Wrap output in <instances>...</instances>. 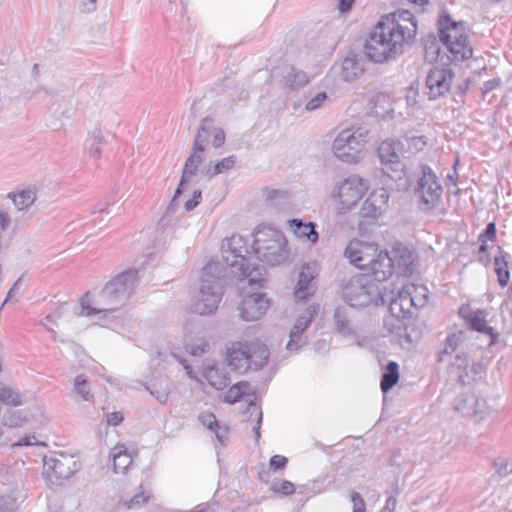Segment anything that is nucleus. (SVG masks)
<instances>
[{"instance_id":"nucleus-53","label":"nucleus","mask_w":512,"mask_h":512,"mask_svg":"<svg viewBox=\"0 0 512 512\" xmlns=\"http://www.w3.org/2000/svg\"><path fill=\"white\" fill-rule=\"evenodd\" d=\"M0 512H17L16 500L10 496L2 497L0 500Z\"/></svg>"},{"instance_id":"nucleus-18","label":"nucleus","mask_w":512,"mask_h":512,"mask_svg":"<svg viewBox=\"0 0 512 512\" xmlns=\"http://www.w3.org/2000/svg\"><path fill=\"white\" fill-rule=\"evenodd\" d=\"M269 300L265 294L252 293L243 298L238 306L239 316L244 321L259 320L268 310Z\"/></svg>"},{"instance_id":"nucleus-64","label":"nucleus","mask_w":512,"mask_h":512,"mask_svg":"<svg viewBox=\"0 0 512 512\" xmlns=\"http://www.w3.org/2000/svg\"><path fill=\"white\" fill-rule=\"evenodd\" d=\"M5 425H9L11 427L19 426L22 423V419L19 416L11 415L10 417L4 416Z\"/></svg>"},{"instance_id":"nucleus-25","label":"nucleus","mask_w":512,"mask_h":512,"mask_svg":"<svg viewBox=\"0 0 512 512\" xmlns=\"http://www.w3.org/2000/svg\"><path fill=\"white\" fill-rule=\"evenodd\" d=\"M269 350L265 344L259 340H252L250 346V353L248 356V370H260L268 361Z\"/></svg>"},{"instance_id":"nucleus-30","label":"nucleus","mask_w":512,"mask_h":512,"mask_svg":"<svg viewBox=\"0 0 512 512\" xmlns=\"http://www.w3.org/2000/svg\"><path fill=\"white\" fill-rule=\"evenodd\" d=\"M172 383L169 379L163 378L153 382L151 385H145V389L160 403L165 404L168 401L171 392Z\"/></svg>"},{"instance_id":"nucleus-16","label":"nucleus","mask_w":512,"mask_h":512,"mask_svg":"<svg viewBox=\"0 0 512 512\" xmlns=\"http://www.w3.org/2000/svg\"><path fill=\"white\" fill-rule=\"evenodd\" d=\"M378 249L379 245L375 242L353 239L348 243L344 256L356 267L366 269L373 261Z\"/></svg>"},{"instance_id":"nucleus-4","label":"nucleus","mask_w":512,"mask_h":512,"mask_svg":"<svg viewBox=\"0 0 512 512\" xmlns=\"http://www.w3.org/2000/svg\"><path fill=\"white\" fill-rule=\"evenodd\" d=\"M223 260L231 268L232 272L239 277L240 282L247 280L248 286L252 289L260 287L264 281V268L251 266L245 257L248 253L245 239L241 235L234 234L221 243Z\"/></svg>"},{"instance_id":"nucleus-43","label":"nucleus","mask_w":512,"mask_h":512,"mask_svg":"<svg viewBox=\"0 0 512 512\" xmlns=\"http://www.w3.org/2000/svg\"><path fill=\"white\" fill-rule=\"evenodd\" d=\"M468 325L472 330H476L478 332H490L492 330V328L487 325L483 312L481 311H477L470 317Z\"/></svg>"},{"instance_id":"nucleus-61","label":"nucleus","mask_w":512,"mask_h":512,"mask_svg":"<svg viewBox=\"0 0 512 512\" xmlns=\"http://www.w3.org/2000/svg\"><path fill=\"white\" fill-rule=\"evenodd\" d=\"M397 499L394 496H390L386 500L385 506L382 508L381 512H394L396 508Z\"/></svg>"},{"instance_id":"nucleus-55","label":"nucleus","mask_w":512,"mask_h":512,"mask_svg":"<svg viewBox=\"0 0 512 512\" xmlns=\"http://www.w3.org/2000/svg\"><path fill=\"white\" fill-rule=\"evenodd\" d=\"M201 198L202 192L200 190H194L192 198L187 200L184 204L185 210H193L200 203Z\"/></svg>"},{"instance_id":"nucleus-8","label":"nucleus","mask_w":512,"mask_h":512,"mask_svg":"<svg viewBox=\"0 0 512 512\" xmlns=\"http://www.w3.org/2000/svg\"><path fill=\"white\" fill-rule=\"evenodd\" d=\"M253 249L258 258L270 265L284 262L288 257L283 233L269 226H259L254 233Z\"/></svg>"},{"instance_id":"nucleus-14","label":"nucleus","mask_w":512,"mask_h":512,"mask_svg":"<svg viewBox=\"0 0 512 512\" xmlns=\"http://www.w3.org/2000/svg\"><path fill=\"white\" fill-rule=\"evenodd\" d=\"M420 169L421 176L415 191L427 208H433L441 199L442 186L429 166L421 165Z\"/></svg>"},{"instance_id":"nucleus-23","label":"nucleus","mask_w":512,"mask_h":512,"mask_svg":"<svg viewBox=\"0 0 512 512\" xmlns=\"http://www.w3.org/2000/svg\"><path fill=\"white\" fill-rule=\"evenodd\" d=\"M364 70L362 57L349 53L340 64L338 75L343 81L352 82L359 78Z\"/></svg>"},{"instance_id":"nucleus-48","label":"nucleus","mask_w":512,"mask_h":512,"mask_svg":"<svg viewBox=\"0 0 512 512\" xmlns=\"http://www.w3.org/2000/svg\"><path fill=\"white\" fill-rule=\"evenodd\" d=\"M473 410L470 416H480L482 419L486 414H489L491 407L488 405L486 399L478 398L476 396V402L473 405Z\"/></svg>"},{"instance_id":"nucleus-52","label":"nucleus","mask_w":512,"mask_h":512,"mask_svg":"<svg viewBox=\"0 0 512 512\" xmlns=\"http://www.w3.org/2000/svg\"><path fill=\"white\" fill-rule=\"evenodd\" d=\"M350 500L352 502V512H365L366 511V503L363 497L356 491H351L349 494Z\"/></svg>"},{"instance_id":"nucleus-28","label":"nucleus","mask_w":512,"mask_h":512,"mask_svg":"<svg viewBox=\"0 0 512 512\" xmlns=\"http://www.w3.org/2000/svg\"><path fill=\"white\" fill-rule=\"evenodd\" d=\"M309 77L301 70L293 66H287L283 71V82L291 90L299 89L309 83Z\"/></svg>"},{"instance_id":"nucleus-32","label":"nucleus","mask_w":512,"mask_h":512,"mask_svg":"<svg viewBox=\"0 0 512 512\" xmlns=\"http://www.w3.org/2000/svg\"><path fill=\"white\" fill-rule=\"evenodd\" d=\"M500 255H496L494 258L495 271L497 273V280L501 286H506L510 273L508 270V258L509 255L502 251L501 247H498Z\"/></svg>"},{"instance_id":"nucleus-10","label":"nucleus","mask_w":512,"mask_h":512,"mask_svg":"<svg viewBox=\"0 0 512 512\" xmlns=\"http://www.w3.org/2000/svg\"><path fill=\"white\" fill-rule=\"evenodd\" d=\"M369 131L364 127L342 130L334 139L332 151L343 162L354 164L361 158V152L368 141Z\"/></svg>"},{"instance_id":"nucleus-12","label":"nucleus","mask_w":512,"mask_h":512,"mask_svg":"<svg viewBox=\"0 0 512 512\" xmlns=\"http://www.w3.org/2000/svg\"><path fill=\"white\" fill-rule=\"evenodd\" d=\"M80 468L73 455L54 452L43 459V475L49 485L61 486Z\"/></svg>"},{"instance_id":"nucleus-42","label":"nucleus","mask_w":512,"mask_h":512,"mask_svg":"<svg viewBox=\"0 0 512 512\" xmlns=\"http://www.w3.org/2000/svg\"><path fill=\"white\" fill-rule=\"evenodd\" d=\"M150 496V492L141 489L131 499L124 501L123 505L128 509H139L150 499Z\"/></svg>"},{"instance_id":"nucleus-6","label":"nucleus","mask_w":512,"mask_h":512,"mask_svg":"<svg viewBox=\"0 0 512 512\" xmlns=\"http://www.w3.org/2000/svg\"><path fill=\"white\" fill-rule=\"evenodd\" d=\"M439 38L445 44L456 61L472 57L473 49L469 42V34L464 21H456L445 13L438 19Z\"/></svg>"},{"instance_id":"nucleus-41","label":"nucleus","mask_w":512,"mask_h":512,"mask_svg":"<svg viewBox=\"0 0 512 512\" xmlns=\"http://www.w3.org/2000/svg\"><path fill=\"white\" fill-rule=\"evenodd\" d=\"M199 421L201 424L205 427H207L210 430L215 431L217 439L223 443L224 441V435L222 432L219 431V425L216 420V417L211 412H203L199 415Z\"/></svg>"},{"instance_id":"nucleus-35","label":"nucleus","mask_w":512,"mask_h":512,"mask_svg":"<svg viewBox=\"0 0 512 512\" xmlns=\"http://www.w3.org/2000/svg\"><path fill=\"white\" fill-rule=\"evenodd\" d=\"M476 402V396L470 393L460 394L454 399L453 407L456 411L464 416H470L473 410V405Z\"/></svg>"},{"instance_id":"nucleus-33","label":"nucleus","mask_w":512,"mask_h":512,"mask_svg":"<svg viewBox=\"0 0 512 512\" xmlns=\"http://www.w3.org/2000/svg\"><path fill=\"white\" fill-rule=\"evenodd\" d=\"M236 160H237L236 156L231 155V156L221 159L220 161H218L216 163H210L206 167L204 174L207 177L212 178L218 174L226 173V172L230 171L235 166Z\"/></svg>"},{"instance_id":"nucleus-31","label":"nucleus","mask_w":512,"mask_h":512,"mask_svg":"<svg viewBox=\"0 0 512 512\" xmlns=\"http://www.w3.org/2000/svg\"><path fill=\"white\" fill-rule=\"evenodd\" d=\"M9 197L13 200V203L18 211H26L35 202L36 189L28 188L22 190L16 194H9Z\"/></svg>"},{"instance_id":"nucleus-7","label":"nucleus","mask_w":512,"mask_h":512,"mask_svg":"<svg viewBox=\"0 0 512 512\" xmlns=\"http://www.w3.org/2000/svg\"><path fill=\"white\" fill-rule=\"evenodd\" d=\"M383 287L369 274H357L351 277L342 287L341 295L352 307H365L370 304L379 305Z\"/></svg>"},{"instance_id":"nucleus-47","label":"nucleus","mask_w":512,"mask_h":512,"mask_svg":"<svg viewBox=\"0 0 512 512\" xmlns=\"http://www.w3.org/2000/svg\"><path fill=\"white\" fill-rule=\"evenodd\" d=\"M314 292V285L312 282L303 283L300 285V278L298 279L295 287L294 296L297 300H305Z\"/></svg>"},{"instance_id":"nucleus-11","label":"nucleus","mask_w":512,"mask_h":512,"mask_svg":"<svg viewBox=\"0 0 512 512\" xmlns=\"http://www.w3.org/2000/svg\"><path fill=\"white\" fill-rule=\"evenodd\" d=\"M368 188V180L354 174L335 184L331 197L336 202L338 211L346 213L358 204Z\"/></svg>"},{"instance_id":"nucleus-44","label":"nucleus","mask_w":512,"mask_h":512,"mask_svg":"<svg viewBox=\"0 0 512 512\" xmlns=\"http://www.w3.org/2000/svg\"><path fill=\"white\" fill-rule=\"evenodd\" d=\"M74 390L85 401H90L93 398L92 394L90 393L87 380L84 378L83 375H78L75 378Z\"/></svg>"},{"instance_id":"nucleus-58","label":"nucleus","mask_w":512,"mask_h":512,"mask_svg":"<svg viewBox=\"0 0 512 512\" xmlns=\"http://www.w3.org/2000/svg\"><path fill=\"white\" fill-rule=\"evenodd\" d=\"M124 417L121 412H111L107 415V423L116 426L123 421Z\"/></svg>"},{"instance_id":"nucleus-3","label":"nucleus","mask_w":512,"mask_h":512,"mask_svg":"<svg viewBox=\"0 0 512 512\" xmlns=\"http://www.w3.org/2000/svg\"><path fill=\"white\" fill-rule=\"evenodd\" d=\"M424 144L421 138L412 137L403 140L387 139L379 145L377 152L384 166L383 173L388 178L384 181L387 186L396 190H405L410 186L411 181L402 158L406 157V153L412 148L416 151L421 150Z\"/></svg>"},{"instance_id":"nucleus-59","label":"nucleus","mask_w":512,"mask_h":512,"mask_svg":"<svg viewBox=\"0 0 512 512\" xmlns=\"http://www.w3.org/2000/svg\"><path fill=\"white\" fill-rule=\"evenodd\" d=\"M501 85V80L499 78H495L489 81H486L483 85V93L491 92Z\"/></svg>"},{"instance_id":"nucleus-63","label":"nucleus","mask_w":512,"mask_h":512,"mask_svg":"<svg viewBox=\"0 0 512 512\" xmlns=\"http://www.w3.org/2000/svg\"><path fill=\"white\" fill-rule=\"evenodd\" d=\"M484 235V238H489L493 240L496 235V226L494 222H491L487 225L485 231L482 233Z\"/></svg>"},{"instance_id":"nucleus-29","label":"nucleus","mask_w":512,"mask_h":512,"mask_svg":"<svg viewBox=\"0 0 512 512\" xmlns=\"http://www.w3.org/2000/svg\"><path fill=\"white\" fill-rule=\"evenodd\" d=\"M466 333L467 332L464 330H459L449 334L446 339L445 347L438 353V360L441 362L446 361L447 356L451 355L452 352L457 351L466 340Z\"/></svg>"},{"instance_id":"nucleus-22","label":"nucleus","mask_w":512,"mask_h":512,"mask_svg":"<svg viewBox=\"0 0 512 512\" xmlns=\"http://www.w3.org/2000/svg\"><path fill=\"white\" fill-rule=\"evenodd\" d=\"M200 134L203 139L201 147L204 149L207 148L209 143H211L214 148H219L224 144L226 139L224 130L217 126L214 119L209 116L201 120L195 136Z\"/></svg>"},{"instance_id":"nucleus-24","label":"nucleus","mask_w":512,"mask_h":512,"mask_svg":"<svg viewBox=\"0 0 512 512\" xmlns=\"http://www.w3.org/2000/svg\"><path fill=\"white\" fill-rule=\"evenodd\" d=\"M203 376L217 390H222L230 383V376L224 364L206 365Z\"/></svg>"},{"instance_id":"nucleus-38","label":"nucleus","mask_w":512,"mask_h":512,"mask_svg":"<svg viewBox=\"0 0 512 512\" xmlns=\"http://www.w3.org/2000/svg\"><path fill=\"white\" fill-rule=\"evenodd\" d=\"M0 402L7 405L18 406L22 404V397L12 387L0 382Z\"/></svg>"},{"instance_id":"nucleus-49","label":"nucleus","mask_w":512,"mask_h":512,"mask_svg":"<svg viewBox=\"0 0 512 512\" xmlns=\"http://www.w3.org/2000/svg\"><path fill=\"white\" fill-rule=\"evenodd\" d=\"M271 488L274 492H277V493H280L283 495H291L295 491L294 484L287 480L275 481L272 484Z\"/></svg>"},{"instance_id":"nucleus-34","label":"nucleus","mask_w":512,"mask_h":512,"mask_svg":"<svg viewBox=\"0 0 512 512\" xmlns=\"http://www.w3.org/2000/svg\"><path fill=\"white\" fill-rule=\"evenodd\" d=\"M399 380L398 364L391 361L387 364L385 372L381 379V390L383 393H387L397 384Z\"/></svg>"},{"instance_id":"nucleus-20","label":"nucleus","mask_w":512,"mask_h":512,"mask_svg":"<svg viewBox=\"0 0 512 512\" xmlns=\"http://www.w3.org/2000/svg\"><path fill=\"white\" fill-rule=\"evenodd\" d=\"M389 192L386 188L374 189L364 201L360 214L367 220H376L388 209Z\"/></svg>"},{"instance_id":"nucleus-19","label":"nucleus","mask_w":512,"mask_h":512,"mask_svg":"<svg viewBox=\"0 0 512 512\" xmlns=\"http://www.w3.org/2000/svg\"><path fill=\"white\" fill-rule=\"evenodd\" d=\"M316 313L317 307L309 306L297 318L295 324L293 325L290 331L289 341L287 342L286 345L287 350L291 352H296L299 350V348L306 344L307 337L303 333L310 325Z\"/></svg>"},{"instance_id":"nucleus-50","label":"nucleus","mask_w":512,"mask_h":512,"mask_svg":"<svg viewBox=\"0 0 512 512\" xmlns=\"http://www.w3.org/2000/svg\"><path fill=\"white\" fill-rule=\"evenodd\" d=\"M209 348V344L203 339H197L195 342L187 344L186 349L194 356L203 355Z\"/></svg>"},{"instance_id":"nucleus-45","label":"nucleus","mask_w":512,"mask_h":512,"mask_svg":"<svg viewBox=\"0 0 512 512\" xmlns=\"http://www.w3.org/2000/svg\"><path fill=\"white\" fill-rule=\"evenodd\" d=\"M318 273V268L316 263H306L302 266L301 272L299 274L300 285L304 282H313L315 276Z\"/></svg>"},{"instance_id":"nucleus-36","label":"nucleus","mask_w":512,"mask_h":512,"mask_svg":"<svg viewBox=\"0 0 512 512\" xmlns=\"http://www.w3.org/2000/svg\"><path fill=\"white\" fill-rule=\"evenodd\" d=\"M404 285L406 289L409 290V292H411L415 308L423 307L428 299V289L426 288V286L417 285L414 283H406Z\"/></svg>"},{"instance_id":"nucleus-56","label":"nucleus","mask_w":512,"mask_h":512,"mask_svg":"<svg viewBox=\"0 0 512 512\" xmlns=\"http://www.w3.org/2000/svg\"><path fill=\"white\" fill-rule=\"evenodd\" d=\"M288 462V459L282 455H274L270 459V467L274 470L283 469Z\"/></svg>"},{"instance_id":"nucleus-2","label":"nucleus","mask_w":512,"mask_h":512,"mask_svg":"<svg viewBox=\"0 0 512 512\" xmlns=\"http://www.w3.org/2000/svg\"><path fill=\"white\" fill-rule=\"evenodd\" d=\"M137 282V271L128 270L105 285L96 297L85 293L80 300V316L112 313L118 310L130 297Z\"/></svg>"},{"instance_id":"nucleus-27","label":"nucleus","mask_w":512,"mask_h":512,"mask_svg":"<svg viewBox=\"0 0 512 512\" xmlns=\"http://www.w3.org/2000/svg\"><path fill=\"white\" fill-rule=\"evenodd\" d=\"M289 227L293 234L310 243H316L318 240V232L315 230V225L312 222H304L301 219H291L288 221Z\"/></svg>"},{"instance_id":"nucleus-39","label":"nucleus","mask_w":512,"mask_h":512,"mask_svg":"<svg viewBox=\"0 0 512 512\" xmlns=\"http://www.w3.org/2000/svg\"><path fill=\"white\" fill-rule=\"evenodd\" d=\"M335 328L343 335H349L352 332L350 320L346 309L337 308L334 313Z\"/></svg>"},{"instance_id":"nucleus-9","label":"nucleus","mask_w":512,"mask_h":512,"mask_svg":"<svg viewBox=\"0 0 512 512\" xmlns=\"http://www.w3.org/2000/svg\"><path fill=\"white\" fill-rule=\"evenodd\" d=\"M411 258V253L407 249L403 253L396 248L391 253L378 249L373 261L369 263L366 269L371 272L369 275L381 285V282L392 275L394 268H398L401 273L410 272Z\"/></svg>"},{"instance_id":"nucleus-57","label":"nucleus","mask_w":512,"mask_h":512,"mask_svg":"<svg viewBox=\"0 0 512 512\" xmlns=\"http://www.w3.org/2000/svg\"><path fill=\"white\" fill-rule=\"evenodd\" d=\"M97 0H82L80 9L84 13H90L96 10Z\"/></svg>"},{"instance_id":"nucleus-17","label":"nucleus","mask_w":512,"mask_h":512,"mask_svg":"<svg viewBox=\"0 0 512 512\" xmlns=\"http://www.w3.org/2000/svg\"><path fill=\"white\" fill-rule=\"evenodd\" d=\"M454 73L448 68H432L426 77V94L430 100L449 92Z\"/></svg>"},{"instance_id":"nucleus-54","label":"nucleus","mask_w":512,"mask_h":512,"mask_svg":"<svg viewBox=\"0 0 512 512\" xmlns=\"http://www.w3.org/2000/svg\"><path fill=\"white\" fill-rule=\"evenodd\" d=\"M495 465L500 476L505 477L512 473V461L500 460L499 462H496Z\"/></svg>"},{"instance_id":"nucleus-15","label":"nucleus","mask_w":512,"mask_h":512,"mask_svg":"<svg viewBox=\"0 0 512 512\" xmlns=\"http://www.w3.org/2000/svg\"><path fill=\"white\" fill-rule=\"evenodd\" d=\"M203 142L202 135L195 136L193 141V148L190 156L187 158L183 171L180 183L175 190L173 198L171 200L170 205L174 206L177 203V199L180 194L185 189L186 183L196 174L198 167L203 161V154L206 149L201 147V143Z\"/></svg>"},{"instance_id":"nucleus-46","label":"nucleus","mask_w":512,"mask_h":512,"mask_svg":"<svg viewBox=\"0 0 512 512\" xmlns=\"http://www.w3.org/2000/svg\"><path fill=\"white\" fill-rule=\"evenodd\" d=\"M328 99L326 92H319L311 97L305 104V111L312 112L321 108Z\"/></svg>"},{"instance_id":"nucleus-26","label":"nucleus","mask_w":512,"mask_h":512,"mask_svg":"<svg viewBox=\"0 0 512 512\" xmlns=\"http://www.w3.org/2000/svg\"><path fill=\"white\" fill-rule=\"evenodd\" d=\"M110 458L113 461V471L124 473L133 462V456L124 444H118L110 451Z\"/></svg>"},{"instance_id":"nucleus-37","label":"nucleus","mask_w":512,"mask_h":512,"mask_svg":"<svg viewBox=\"0 0 512 512\" xmlns=\"http://www.w3.org/2000/svg\"><path fill=\"white\" fill-rule=\"evenodd\" d=\"M250 389V384L245 381H240L231 386L224 395V402L233 404L240 400V398L247 394Z\"/></svg>"},{"instance_id":"nucleus-1","label":"nucleus","mask_w":512,"mask_h":512,"mask_svg":"<svg viewBox=\"0 0 512 512\" xmlns=\"http://www.w3.org/2000/svg\"><path fill=\"white\" fill-rule=\"evenodd\" d=\"M417 23L408 10L393 13L380 22L364 45V54L375 63H384L403 54L415 38Z\"/></svg>"},{"instance_id":"nucleus-13","label":"nucleus","mask_w":512,"mask_h":512,"mask_svg":"<svg viewBox=\"0 0 512 512\" xmlns=\"http://www.w3.org/2000/svg\"><path fill=\"white\" fill-rule=\"evenodd\" d=\"M382 296L380 304L388 303L390 313L397 319L407 318L415 308L411 292L406 289L404 284L401 287L396 284L383 287Z\"/></svg>"},{"instance_id":"nucleus-5","label":"nucleus","mask_w":512,"mask_h":512,"mask_svg":"<svg viewBox=\"0 0 512 512\" xmlns=\"http://www.w3.org/2000/svg\"><path fill=\"white\" fill-rule=\"evenodd\" d=\"M223 276L224 267L217 261H210L201 269L199 292L194 303L196 313L210 315L217 310L223 296Z\"/></svg>"},{"instance_id":"nucleus-62","label":"nucleus","mask_w":512,"mask_h":512,"mask_svg":"<svg viewBox=\"0 0 512 512\" xmlns=\"http://www.w3.org/2000/svg\"><path fill=\"white\" fill-rule=\"evenodd\" d=\"M37 444H38V442H37L35 436H26V437L21 438L15 445L32 446V445H37Z\"/></svg>"},{"instance_id":"nucleus-60","label":"nucleus","mask_w":512,"mask_h":512,"mask_svg":"<svg viewBox=\"0 0 512 512\" xmlns=\"http://www.w3.org/2000/svg\"><path fill=\"white\" fill-rule=\"evenodd\" d=\"M453 365L457 366L458 369H466L468 366V358L466 354H457L456 355V361L453 363Z\"/></svg>"},{"instance_id":"nucleus-21","label":"nucleus","mask_w":512,"mask_h":512,"mask_svg":"<svg viewBox=\"0 0 512 512\" xmlns=\"http://www.w3.org/2000/svg\"><path fill=\"white\" fill-rule=\"evenodd\" d=\"M251 341H233L226 346V360L232 370L244 373L248 371V356Z\"/></svg>"},{"instance_id":"nucleus-40","label":"nucleus","mask_w":512,"mask_h":512,"mask_svg":"<svg viewBox=\"0 0 512 512\" xmlns=\"http://www.w3.org/2000/svg\"><path fill=\"white\" fill-rule=\"evenodd\" d=\"M103 143V135L99 129L92 132L90 138L86 141V148L91 157L97 159L101 155V145Z\"/></svg>"},{"instance_id":"nucleus-51","label":"nucleus","mask_w":512,"mask_h":512,"mask_svg":"<svg viewBox=\"0 0 512 512\" xmlns=\"http://www.w3.org/2000/svg\"><path fill=\"white\" fill-rule=\"evenodd\" d=\"M263 195L271 205H276L278 200L286 199V192L277 189L265 188L263 189Z\"/></svg>"}]
</instances>
